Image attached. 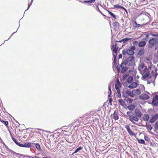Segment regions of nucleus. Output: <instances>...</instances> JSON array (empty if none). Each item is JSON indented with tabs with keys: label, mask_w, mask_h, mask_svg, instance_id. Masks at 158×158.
<instances>
[{
	"label": "nucleus",
	"mask_w": 158,
	"mask_h": 158,
	"mask_svg": "<svg viewBox=\"0 0 158 158\" xmlns=\"http://www.w3.org/2000/svg\"><path fill=\"white\" fill-rule=\"evenodd\" d=\"M130 39H130V38H125L124 39L121 40H120L118 41H116V42H120V43L123 42V43H124L125 42H126V41L130 40Z\"/></svg>",
	"instance_id": "obj_26"
},
{
	"label": "nucleus",
	"mask_w": 158,
	"mask_h": 158,
	"mask_svg": "<svg viewBox=\"0 0 158 158\" xmlns=\"http://www.w3.org/2000/svg\"><path fill=\"white\" fill-rule=\"evenodd\" d=\"M155 37L158 38V35H156Z\"/></svg>",
	"instance_id": "obj_53"
},
{
	"label": "nucleus",
	"mask_w": 158,
	"mask_h": 158,
	"mask_svg": "<svg viewBox=\"0 0 158 158\" xmlns=\"http://www.w3.org/2000/svg\"><path fill=\"white\" fill-rule=\"evenodd\" d=\"M149 98V95L145 94H142L139 96V99L143 100H148Z\"/></svg>",
	"instance_id": "obj_12"
},
{
	"label": "nucleus",
	"mask_w": 158,
	"mask_h": 158,
	"mask_svg": "<svg viewBox=\"0 0 158 158\" xmlns=\"http://www.w3.org/2000/svg\"><path fill=\"white\" fill-rule=\"evenodd\" d=\"M137 86V84L136 82H134L131 84L128 87L130 89H133L135 88Z\"/></svg>",
	"instance_id": "obj_21"
},
{
	"label": "nucleus",
	"mask_w": 158,
	"mask_h": 158,
	"mask_svg": "<svg viewBox=\"0 0 158 158\" xmlns=\"http://www.w3.org/2000/svg\"><path fill=\"white\" fill-rule=\"evenodd\" d=\"M142 75V79L143 80H145L146 78L149 76V71L147 67L144 69V71L140 73Z\"/></svg>",
	"instance_id": "obj_5"
},
{
	"label": "nucleus",
	"mask_w": 158,
	"mask_h": 158,
	"mask_svg": "<svg viewBox=\"0 0 158 158\" xmlns=\"http://www.w3.org/2000/svg\"><path fill=\"white\" fill-rule=\"evenodd\" d=\"M150 117L149 116V115L147 114H145L143 116L142 118L143 120L144 121H148V119H149V118Z\"/></svg>",
	"instance_id": "obj_20"
},
{
	"label": "nucleus",
	"mask_w": 158,
	"mask_h": 158,
	"mask_svg": "<svg viewBox=\"0 0 158 158\" xmlns=\"http://www.w3.org/2000/svg\"><path fill=\"white\" fill-rule=\"evenodd\" d=\"M153 77H154V80L156 78V75H153Z\"/></svg>",
	"instance_id": "obj_51"
},
{
	"label": "nucleus",
	"mask_w": 158,
	"mask_h": 158,
	"mask_svg": "<svg viewBox=\"0 0 158 158\" xmlns=\"http://www.w3.org/2000/svg\"><path fill=\"white\" fill-rule=\"evenodd\" d=\"M134 60V57L133 56H131V57H129L127 59V61L128 62H129V64H130L132 62H133V61Z\"/></svg>",
	"instance_id": "obj_27"
},
{
	"label": "nucleus",
	"mask_w": 158,
	"mask_h": 158,
	"mask_svg": "<svg viewBox=\"0 0 158 158\" xmlns=\"http://www.w3.org/2000/svg\"><path fill=\"white\" fill-rule=\"evenodd\" d=\"M125 127L127 129L128 133L131 136H135V134L132 130H131L130 126L129 125H126Z\"/></svg>",
	"instance_id": "obj_9"
},
{
	"label": "nucleus",
	"mask_w": 158,
	"mask_h": 158,
	"mask_svg": "<svg viewBox=\"0 0 158 158\" xmlns=\"http://www.w3.org/2000/svg\"><path fill=\"white\" fill-rule=\"evenodd\" d=\"M131 127H133V125H132V126H131Z\"/></svg>",
	"instance_id": "obj_59"
},
{
	"label": "nucleus",
	"mask_w": 158,
	"mask_h": 158,
	"mask_svg": "<svg viewBox=\"0 0 158 158\" xmlns=\"http://www.w3.org/2000/svg\"><path fill=\"white\" fill-rule=\"evenodd\" d=\"M117 44L115 43V44H113L112 45V49L114 52L116 53L117 51L118 47L117 46Z\"/></svg>",
	"instance_id": "obj_17"
},
{
	"label": "nucleus",
	"mask_w": 158,
	"mask_h": 158,
	"mask_svg": "<svg viewBox=\"0 0 158 158\" xmlns=\"http://www.w3.org/2000/svg\"><path fill=\"white\" fill-rule=\"evenodd\" d=\"M154 73V72H153V71H152V73Z\"/></svg>",
	"instance_id": "obj_58"
},
{
	"label": "nucleus",
	"mask_w": 158,
	"mask_h": 158,
	"mask_svg": "<svg viewBox=\"0 0 158 158\" xmlns=\"http://www.w3.org/2000/svg\"><path fill=\"white\" fill-rule=\"evenodd\" d=\"M121 83L118 79L115 82V87L116 90H120V89L121 88Z\"/></svg>",
	"instance_id": "obj_10"
},
{
	"label": "nucleus",
	"mask_w": 158,
	"mask_h": 158,
	"mask_svg": "<svg viewBox=\"0 0 158 158\" xmlns=\"http://www.w3.org/2000/svg\"><path fill=\"white\" fill-rule=\"evenodd\" d=\"M128 76V75L127 74H125L123 76V80H125L127 78V77Z\"/></svg>",
	"instance_id": "obj_38"
},
{
	"label": "nucleus",
	"mask_w": 158,
	"mask_h": 158,
	"mask_svg": "<svg viewBox=\"0 0 158 158\" xmlns=\"http://www.w3.org/2000/svg\"><path fill=\"white\" fill-rule=\"evenodd\" d=\"M149 127H150V130L152 128V127H151V126H150H150H149Z\"/></svg>",
	"instance_id": "obj_55"
},
{
	"label": "nucleus",
	"mask_w": 158,
	"mask_h": 158,
	"mask_svg": "<svg viewBox=\"0 0 158 158\" xmlns=\"http://www.w3.org/2000/svg\"><path fill=\"white\" fill-rule=\"evenodd\" d=\"M157 53H158V50L157 51Z\"/></svg>",
	"instance_id": "obj_63"
},
{
	"label": "nucleus",
	"mask_w": 158,
	"mask_h": 158,
	"mask_svg": "<svg viewBox=\"0 0 158 158\" xmlns=\"http://www.w3.org/2000/svg\"><path fill=\"white\" fill-rule=\"evenodd\" d=\"M144 54L143 49H140L138 52V54L139 56H142Z\"/></svg>",
	"instance_id": "obj_30"
},
{
	"label": "nucleus",
	"mask_w": 158,
	"mask_h": 158,
	"mask_svg": "<svg viewBox=\"0 0 158 158\" xmlns=\"http://www.w3.org/2000/svg\"><path fill=\"white\" fill-rule=\"evenodd\" d=\"M135 49V48L134 46H131L129 49H128L127 50V54L129 55H133L134 54V51Z\"/></svg>",
	"instance_id": "obj_6"
},
{
	"label": "nucleus",
	"mask_w": 158,
	"mask_h": 158,
	"mask_svg": "<svg viewBox=\"0 0 158 158\" xmlns=\"http://www.w3.org/2000/svg\"><path fill=\"white\" fill-rule=\"evenodd\" d=\"M99 11L100 12H101V11H100V10H99Z\"/></svg>",
	"instance_id": "obj_61"
},
{
	"label": "nucleus",
	"mask_w": 158,
	"mask_h": 158,
	"mask_svg": "<svg viewBox=\"0 0 158 158\" xmlns=\"http://www.w3.org/2000/svg\"><path fill=\"white\" fill-rule=\"evenodd\" d=\"M146 66H145L144 64L143 63H140V64L139 65V69L140 71V72H141L144 71V69Z\"/></svg>",
	"instance_id": "obj_14"
},
{
	"label": "nucleus",
	"mask_w": 158,
	"mask_h": 158,
	"mask_svg": "<svg viewBox=\"0 0 158 158\" xmlns=\"http://www.w3.org/2000/svg\"><path fill=\"white\" fill-rule=\"evenodd\" d=\"M84 116V115L82 117H80L79 119H78L79 125H81L83 124L85 125L89 123V120H88V119H89V118L83 117Z\"/></svg>",
	"instance_id": "obj_4"
},
{
	"label": "nucleus",
	"mask_w": 158,
	"mask_h": 158,
	"mask_svg": "<svg viewBox=\"0 0 158 158\" xmlns=\"http://www.w3.org/2000/svg\"><path fill=\"white\" fill-rule=\"evenodd\" d=\"M151 83V82H150L149 83L150 84Z\"/></svg>",
	"instance_id": "obj_62"
},
{
	"label": "nucleus",
	"mask_w": 158,
	"mask_h": 158,
	"mask_svg": "<svg viewBox=\"0 0 158 158\" xmlns=\"http://www.w3.org/2000/svg\"><path fill=\"white\" fill-rule=\"evenodd\" d=\"M95 1V0H90L87 1H84L83 2L80 1L81 2L84 3L85 2L87 3H94Z\"/></svg>",
	"instance_id": "obj_24"
},
{
	"label": "nucleus",
	"mask_w": 158,
	"mask_h": 158,
	"mask_svg": "<svg viewBox=\"0 0 158 158\" xmlns=\"http://www.w3.org/2000/svg\"><path fill=\"white\" fill-rule=\"evenodd\" d=\"M97 114L93 112H90L84 114L83 117L89 118V123L93 124H96L99 122V119L97 117Z\"/></svg>",
	"instance_id": "obj_2"
},
{
	"label": "nucleus",
	"mask_w": 158,
	"mask_h": 158,
	"mask_svg": "<svg viewBox=\"0 0 158 158\" xmlns=\"http://www.w3.org/2000/svg\"><path fill=\"white\" fill-rule=\"evenodd\" d=\"M36 148L38 150H40V144L39 143H36L35 145Z\"/></svg>",
	"instance_id": "obj_40"
},
{
	"label": "nucleus",
	"mask_w": 158,
	"mask_h": 158,
	"mask_svg": "<svg viewBox=\"0 0 158 158\" xmlns=\"http://www.w3.org/2000/svg\"><path fill=\"white\" fill-rule=\"evenodd\" d=\"M33 1V0H31V3H28L27 9H28L30 8V6L32 4V3Z\"/></svg>",
	"instance_id": "obj_42"
},
{
	"label": "nucleus",
	"mask_w": 158,
	"mask_h": 158,
	"mask_svg": "<svg viewBox=\"0 0 158 158\" xmlns=\"http://www.w3.org/2000/svg\"><path fill=\"white\" fill-rule=\"evenodd\" d=\"M152 104L154 106H158V102L156 100H155L152 99Z\"/></svg>",
	"instance_id": "obj_29"
},
{
	"label": "nucleus",
	"mask_w": 158,
	"mask_h": 158,
	"mask_svg": "<svg viewBox=\"0 0 158 158\" xmlns=\"http://www.w3.org/2000/svg\"><path fill=\"white\" fill-rule=\"evenodd\" d=\"M123 96L124 98H127L129 96L132 97L131 91L129 90H125L123 92Z\"/></svg>",
	"instance_id": "obj_8"
},
{
	"label": "nucleus",
	"mask_w": 158,
	"mask_h": 158,
	"mask_svg": "<svg viewBox=\"0 0 158 158\" xmlns=\"http://www.w3.org/2000/svg\"><path fill=\"white\" fill-rule=\"evenodd\" d=\"M37 130H38L39 131H42L43 132V131L41 129H37Z\"/></svg>",
	"instance_id": "obj_49"
},
{
	"label": "nucleus",
	"mask_w": 158,
	"mask_h": 158,
	"mask_svg": "<svg viewBox=\"0 0 158 158\" xmlns=\"http://www.w3.org/2000/svg\"><path fill=\"white\" fill-rule=\"evenodd\" d=\"M107 11L109 14L113 18L114 20H115L116 19V16L115 15L108 10H107Z\"/></svg>",
	"instance_id": "obj_25"
},
{
	"label": "nucleus",
	"mask_w": 158,
	"mask_h": 158,
	"mask_svg": "<svg viewBox=\"0 0 158 158\" xmlns=\"http://www.w3.org/2000/svg\"><path fill=\"white\" fill-rule=\"evenodd\" d=\"M132 23H133V27L135 28H137V23H136V22H135V20H134L133 22H132Z\"/></svg>",
	"instance_id": "obj_35"
},
{
	"label": "nucleus",
	"mask_w": 158,
	"mask_h": 158,
	"mask_svg": "<svg viewBox=\"0 0 158 158\" xmlns=\"http://www.w3.org/2000/svg\"><path fill=\"white\" fill-rule=\"evenodd\" d=\"M127 50H125V49H124L123 51H122V53L123 55H125L126 54H127Z\"/></svg>",
	"instance_id": "obj_43"
},
{
	"label": "nucleus",
	"mask_w": 158,
	"mask_h": 158,
	"mask_svg": "<svg viewBox=\"0 0 158 158\" xmlns=\"http://www.w3.org/2000/svg\"><path fill=\"white\" fill-rule=\"evenodd\" d=\"M151 35L153 36H154V37H155L156 36V35H155V34H151Z\"/></svg>",
	"instance_id": "obj_50"
},
{
	"label": "nucleus",
	"mask_w": 158,
	"mask_h": 158,
	"mask_svg": "<svg viewBox=\"0 0 158 158\" xmlns=\"http://www.w3.org/2000/svg\"><path fill=\"white\" fill-rule=\"evenodd\" d=\"M111 116L115 120H118L119 118L118 113L116 110L114 111V113L112 114Z\"/></svg>",
	"instance_id": "obj_15"
},
{
	"label": "nucleus",
	"mask_w": 158,
	"mask_h": 158,
	"mask_svg": "<svg viewBox=\"0 0 158 158\" xmlns=\"http://www.w3.org/2000/svg\"><path fill=\"white\" fill-rule=\"evenodd\" d=\"M108 89H109V91H110V94H111V88H110V85H109V86Z\"/></svg>",
	"instance_id": "obj_44"
},
{
	"label": "nucleus",
	"mask_w": 158,
	"mask_h": 158,
	"mask_svg": "<svg viewBox=\"0 0 158 158\" xmlns=\"http://www.w3.org/2000/svg\"><path fill=\"white\" fill-rule=\"evenodd\" d=\"M133 80V78L132 76H130L128 78L127 81L128 82H131Z\"/></svg>",
	"instance_id": "obj_36"
},
{
	"label": "nucleus",
	"mask_w": 158,
	"mask_h": 158,
	"mask_svg": "<svg viewBox=\"0 0 158 158\" xmlns=\"http://www.w3.org/2000/svg\"><path fill=\"white\" fill-rule=\"evenodd\" d=\"M137 28H138L140 27H141V26L139 24H137Z\"/></svg>",
	"instance_id": "obj_46"
},
{
	"label": "nucleus",
	"mask_w": 158,
	"mask_h": 158,
	"mask_svg": "<svg viewBox=\"0 0 158 158\" xmlns=\"http://www.w3.org/2000/svg\"><path fill=\"white\" fill-rule=\"evenodd\" d=\"M132 98L134 96H138L141 94L140 90L139 89H134L131 91Z\"/></svg>",
	"instance_id": "obj_7"
},
{
	"label": "nucleus",
	"mask_w": 158,
	"mask_h": 158,
	"mask_svg": "<svg viewBox=\"0 0 158 158\" xmlns=\"http://www.w3.org/2000/svg\"><path fill=\"white\" fill-rule=\"evenodd\" d=\"M152 77V76H150L149 77V78H150V77Z\"/></svg>",
	"instance_id": "obj_60"
},
{
	"label": "nucleus",
	"mask_w": 158,
	"mask_h": 158,
	"mask_svg": "<svg viewBox=\"0 0 158 158\" xmlns=\"http://www.w3.org/2000/svg\"><path fill=\"white\" fill-rule=\"evenodd\" d=\"M135 108V106L134 105L131 104L128 106L127 108L129 110L132 111Z\"/></svg>",
	"instance_id": "obj_22"
},
{
	"label": "nucleus",
	"mask_w": 158,
	"mask_h": 158,
	"mask_svg": "<svg viewBox=\"0 0 158 158\" xmlns=\"http://www.w3.org/2000/svg\"><path fill=\"white\" fill-rule=\"evenodd\" d=\"M148 47H153L158 44V40L155 38H151L148 42Z\"/></svg>",
	"instance_id": "obj_3"
},
{
	"label": "nucleus",
	"mask_w": 158,
	"mask_h": 158,
	"mask_svg": "<svg viewBox=\"0 0 158 158\" xmlns=\"http://www.w3.org/2000/svg\"><path fill=\"white\" fill-rule=\"evenodd\" d=\"M31 143L27 142L24 143V144H21L20 147H28L30 148L31 147Z\"/></svg>",
	"instance_id": "obj_16"
},
{
	"label": "nucleus",
	"mask_w": 158,
	"mask_h": 158,
	"mask_svg": "<svg viewBox=\"0 0 158 158\" xmlns=\"http://www.w3.org/2000/svg\"><path fill=\"white\" fill-rule=\"evenodd\" d=\"M82 149L83 147H79V148H77V150L73 152V154L77 153L78 152V151H79V150H82Z\"/></svg>",
	"instance_id": "obj_31"
},
{
	"label": "nucleus",
	"mask_w": 158,
	"mask_h": 158,
	"mask_svg": "<svg viewBox=\"0 0 158 158\" xmlns=\"http://www.w3.org/2000/svg\"><path fill=\"white\" fill-rule=\"evenodd\" d=\"M158 118V114H156L153 116L150 120V122L151 123H154Z\"/></svg>",
	"instance_id": "obj_13"
},
{
	"label": "nucleus",
	"mask_w": 158,
	"mask_h": 158,
	"mask_svg": "<svg viewBox=\"0 0 158 158\" xmlns=\"http://www.w3.org/2000/svg\"><path fill=\"white\" fill-rule=\"evenodd\" d=\"M138 142L140 143L145 144V141L142 139H137Z\"/></svg>",
	"instance_id": "obj_34"
},
{
	"label": "nucleus",
	"mask_w": 158,
	"mask_h": 158,
	"mask_svg": "<svg viewBox=\"0 0 158 158\" xmlns=\"http://www.w3.org/2000/svg\"><path fill=\"white\" fill-rule=\"evenodd\" d=\"M122 6H119V5L118 4H116L114 6V8H116L117 9H122Z\"/></svg>",
	"instance_id": "obj_33"
},
{
	"label": "nucleus",
	"mask_w": 158,
	"mask_h": 158,
	"mask_svg": "<svg viewBox=\"0 0 158 158\" xmlns=\"http://www.w3.org/2000/svg\"><path fill=\"white\" fill-rule=\"evenodd\" d=\"M12 140L18 146L20 147L21 143H19L17 142V140L13 137H12Z\"/></svg>",
	"instance_id": "obj_28"
},
{
	"label": "nucleus",
	"mask_w": 158,
	"mask_h": 158,
	"mask_svg": "<svg viewBox=\"0 0 158 158\" xmlns=\"http://www.w3.org/2000/svg\"><path fill=\"white\" fill-rule=\"evenodd\" d=\"M139 76H138V75H136V76L135 78H136V79H139Z\"/></svg>",
	"instance_id": "obj_48"
},
{
	"label": "nucleus",
	"mask_w": 158,
	"mask_h": 158,
	"mask_svg": "<svg viewBox=\"0 0 158 158\" xmlns=\"http://www.w3.org/2000/svg\"><path fill=\"white\" fill-rule=\"evenodd\" d=\"M43 158H49L48 157H43Z\"/></svg>",
	"instance_id": "obj_56"
},
{
	"label": "nucleus",
	"mask_w": 158,
	"mask_h": 158,
	"mask_svg": "<svg viewBox=\"0 0 158 158\" xmlns=\"http://www.w3.org/2000/svg\"><path fill=\"white\" fill-rule=\"evenodd\" d=\"M119 104L123 107H125L126 106V105L125 102L122 99H120L118 100Z\"/></svg>",
	"instance_id": "obj_19"
},
{
	"label": "nucleus",
	"mask_w": 158,
	"mask_h": 158,
	"mask_svg": "<svg viewBox=\"0 0 158 158\" xmlns=\"http://www.w3.org/2000/svg\"><path fill=\"white\" fill-rule=\"evenodd\" d=\"M111 99H110V100H109V101H110V102H111Z\"/></svg>",
	"instance_id": "obj_57"
},
{
	"label": "nucleus",
	"mask_w": 158,
	"mask_h": 158,
	"mask_svg": "<svg viewBox=\"0 0 158 158\" xmlns=\"http://www.w3.org/2000/svg\"><path fill=\"white\" fill-rule=\"evenodd\" d=\"M124 100L128 102L129 103H132L133 100V99H132L129 98L125 99H124Z\"/></svg>",
	"instance_id": "obj_32"
},
{
	"label": "nucleus",
	"mask_w": 158,
	"mask_h": 158,
	"mask_svg": "<svg viewBox=\"0 0 158 158\" xmlns=\"http://www.w3.org/2000/svg\"><path fill=\"white\" fill-rule=\"evenodd\" d=\"M122 57V55L121 54H120L119 56V58H121Z\"/></svg>",
	"instance_id": "obj_52"
},
{
	"label": "nucleus",
	"mask_w": 158,
	"mask_h": 158,
	"mask_svg": "<svg viewBox=\"0 0 158 158\" xmlns=\"http://www.w3.org/2000/svg\"><path fill=\"white\" fill-rule=\"evenodd\" d=\"M135 114L132 111H128L127 113L130 121L134 124H135V122L138 121V117H141L142 115L141 111L138 109L135 110Z\"/></svg>",
	"instance_id": "obj_1"
},
{
	"label": "nucleus",
	"mask_w": 158,
	"mask_h": 158,
	"mask_svg": "<svg viewBox=\"0 0 158 158\" xmlns=\"http://www.w3.org/2000/svg\"><path fill=\"white\" fill-rule=\"evenodd\" d=\"M148 34H147V35H146V38H145V40H146L147 39H148Z\"/></svg>",
	"instance_id": "obj_47"
},
{
	"label": "nucleus",
	"mask_w": 158,
	"mask_h": 158,
	"mask_svg": "<svg viewBox=\"0 0 158 158\" xmlns=\"http://www.w3.org/2000/svg\"><path fill=\"white\" fill-rule=\"evenodd\" d=\"M0 122L4 124L6 127L8 128V121H5L0 117Z\"/></svg>",
	"instance_id": "obj_18"
},
{
	"label": "nucleus",
	"mask_w": 158,
	"mask_h": 158,
	"mask_svg": "<svg viewBox=\"0 0 158 158\" xmlns=\"http://www.w3.org/2000/svg\"><path fill=\"white\" fill-rule=\"evenodd\" d=\"M146 43L145 41H141L139 42L138 44L139 46L140 47H142L145 45Z\"/></svg>",
	"instance_id": "obj_23"
},
{
	"label": "nucleus",
	"mask_w": 158,
	"mask_h": 158,
	"mask_svg": "<svg viewBox=\"0 0 158 158\" xmlns=\"http://www.w3.org/2000/svg\"><path fill=\"white\" fill-rule=\"evenodd\" d=\"M120 68H122L121 72L122 73H125L127 70V68L125 64L122 62L120 64Z\"/></svg>",
	"instance_id": "obj_11"
},
{
	"label": "nucleus",
	"mask_w": 158,
	"mask_h": 158,
	"mask_svg": "<svg viewBox=\"0 0 158 158\" xmlns=\"http://www.w3.org/2000/svg\"><path fill=\"white\" fill-rule=\"evenodd\" d=\"M152 99L155 100H158V96L156 95H155Z\"/></svg>",
	"instance_id": "obj_41"
},
{
	"label": "nucleus",
	"mask_w": 158,
	"mask_h": 158,
	"mask_svg": "<svg viewBox=\"0 0 158 158\" xmlns=\"http://www.w3.org/2000/svg\"><path fill=\"white\" fill-rule=\"evenodd\" d=\"M122 9H123V10H124L126 13H127V10H126V9L124 8V7H122Z\"/></svg>",
	"instance_id": "obj_45"
},
{
	"label": "nucleus",
	"mask_w": 158,
	"mask_h": 158,
	"mask_svg": "<svg viewBox=\"0 0 158 158\" xmlns=\"http://www.w3.org/2000/svg\"><path fill=\"white\" fill-rule=\"evenodd\" d=\"M35 158H40L39 157H38V156H35Z\"/></svg>",
	"instance_id": "obj_54"
},
{
	"label": "nucleus",
	"mask_w": 158,
	"mask_h": 158,
	"mask_svg": "<svg viewBox=\"0 0 158 158\" xmlns=\"http://www.w3.org/2000/svg\"><path fill=\"white\" fill-rule=\"evenodd\" d=\"M118 22H114L113 24V26L114 27H116L118 25Z\"/></svg>",
	"instance_id": "obj_39"
},
{
	"label": "nucleus",
	"mask_w": 158,
	"mask_h": 158,
	"mask_svg": "<svg viewBox=\"0 0 158 158\" xmlns=\"http://www.w3.org/2000/svg\"><path fill=\"white\" fill-rule=\"evenodd\" d=\"M117 92L118 93V96L119 98H121V94L120 93V90H117Z\"/></svg>",
	"instance_id": "obj_37"
}]
</instances>
